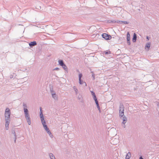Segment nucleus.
I'll use <instances>...</instances> for the list:
<instances>
[{"mask_svg": "<svg viewBox=\"0 0 159 159\" xmlns=\"http://www.w3.org/2000/svg\"><path fill=\"white\" fill-rule=\"evenodd\" d=\"M54 159H55V158Z\"/></svg>", "mask_w": 159, "mask_h": 159, "instance_id": "37", "label": "nucleus"}, {"mask_svg": "<svg viewBox=\"0 0 159 159\" xmlns=\"http://www.w3.org/2000/svg\"><path fill=\"white\" fill-rule=\"evenodd\" d=\"M43 126L44 128L46 131L49 129L48 128L46 124L43 125Z\"/></svg>", "mask_w": 159, "mask_h": 159, "instance_id": "22", "label": "nucleus"}, {"mask_svg": "<svg viewBox=\"0 0 159 159\" xmlns=\"http://www.w3.org/2000/svg\"><path fill=\"white\" fill-rule=\"evenodd\" d=\"M91 73H92V75L93 78V80H94L95 79V75L94 74L93 72L91 71Z\"/></svg>", "mask_w": 159, "mask_h": 159, "instance_id": "26", "label": "nucleus"}, {"mask_svg": "<svg viewBox=\"0 0 159 159\" xmlns=\"http://www.w3.org/2000/svg\"><path fill=\"white\" fill-rule=\"evenodd\" d=\"M11 111L8 108H7L5 109V120H10Z\"/></svg>", "mask_w": 159, "mask_h": 159, "instance_id": "2", "label": "nucleus"}, {"mask_svg": "<svg viewBox=\"0 0 159 159\" xmlns=\"http://www.w3.org/2000/svg\"><path fill=\"white\" fill-rule=\"evenodd\" d=\"M124 107L122 104H120L119 109V116L122 117L124 115Z\"/></svg>", "mask_w": 159, "mask_h": 159, "instance_id": "3", "label": "nucleus"}, {"mask_svg": "<svg viewBox=\"0 0 159 159\" xmlns=\"http://www.w3.org/2000/svg\"><path fill=\"white\" fill-rule=\"evenodd\" d=\"M59 70V68L57 67L53 69V70Z\"/></svg>", "mask_w": 159, "mask_h": 159, "instance_id": "31", "label": "nucleus"}, {"mask_svg": "<svg viewBox=\"0 0 159 159\" xmlns=\"http://www.w3.org/2000/svg\"><path fill=\"white\" fill-rule=\"evenodd\" d=\"M127 43L128 45H130V40H127Z\"/></svg>", "mask_w": 159, "mask_h": 159, "instance_id": "30", "label": "nucleus"}, {"mask_svg": "<svg viewBox=\"0 0 159 159\" xmlns=\"http://www.w3.org/2000/svg\"><path fill=\"white\" fill-rule=\"evenodd\" d=\"M49 156L50 159H54L55 158L54 156L52 153H50L49 154Z\"/></svg>", "mask_w": 159, "mask_h": 159, "instance_id": "16", "label": "nucleus"}, {"mask_svg": "<svg viewBox=\"0 0 159 159\" xmlns=\"http://www.w3.org/2000/svg\"><path fill=\"white\" fill-rule=\"evenodd\" d=\"M150 44L149 43H147L146 45L145 48H147L148 50L150 48Z\"/></svg>", "mask_w": 159, "mask_h": 159, "instance_id": "15", "label": "nucleus"}, {"mask_svg": "<svg viewBox=\"0 0 159 159\" xmlns=\"http://www.w3.org/2000/svg\"><path fill=\"white\" fill-rule=\"evenodd\" d=\"M110 22H111L112 23H115L117 22L118 23H120V22H122L125 24H127L128 23L127 21H120V20L115 21L114 20H111Z\"/></svg>", "mask_w": 159, "mask_h": 159, "instance_id": "6", "label": "nucleus"}, {"mask_svg": "<svg viewBox=\"0 0 159 159\" xmlns=\"http://www.w3.org/2000/svg\"><path fill=\"white\" fill-rule=\"evenodd\" d=\"M82 76V74H79V80H81V78Z\"/></svg>", "mask_w": 159, "mask_h": 159, "instance_id": "27", "label": "nucleus"}, {"mask_svg": "<svg viewBox=\"0 0 159 159\" xmlns=\"http://www.w3.org/2000/svg\"><path fill=\"white\" fill-rule=\"evenodd\" d=\"M48 134L49 135L50 137L51 138H52L53 137V136L52 134L50 131L49 129L48 130H47V131Z\"/></svg>", "mask_w": 159, "mask_h": 159, "instance_id": "14", "label": "nucleus"}, {"mask_svg": "<svg viewBox=\"0 0 159 159\" xmlns=\"http://www.w3.org/2000/svg\"><path fill=\"white\" fill-rule=\"evenodd\" d=\"M52 97L55 100L57 99V96L55 92L52 89H50Z\"/></svg>", "mask_w": 159, "mask_h": 159, "instance_id": "5", "label": "nucleus"}, {"mask_svg": "<svg viewBox=\"0 0 159 159\" xmlns=\"http://www.w3.org/2000/svg\"><path fill=\"white\" fill-rule=\"evenodd\" d=\"M96 105H97V108H98V110L99 111V112H101V110H100V107H99V104H97Z\"/></svg>", "mask_w": 159, "mask_h": 159, "instance_id": "28", "label": "nucleus"}, {"mask_svg": "<svg viewBox=\"0 0 159 159\" xmlns=\"http://www.w3.org/2000/svg\"><path fill=\"white\" fill-rule=\"evenodd\" d=\"M120 118H121L123 120V122H122V124H125L127 120V118L124 115V116H122V117H120Z\"/></svg>", "mask_w": 159, "mask_h": 159, "instance_id": "8", "label": "nucleus"}, {"mask_svg": "<svg viewBox=\"0 0 159 159\" xmlns=\"http://www.w3.org/2000/svg\"><path fill=\"white\" fill-rule=\"evenodd\" d=\"M139 159H143L142 157H140L139 158Z\"/></svg>", "mask_w": 159, "mask_h": 159, "instance_id": "36", "label": "nucleus"}, {"mask_svg": "<svg viewBox=\"0 0 159 159\" xmlns=\"http://www.w3.org/2000/svg\"><path fill=\"white\" fill-rule=\"evenodd\" d=\"M14 135L15 137V142H16V133H15V132H14Z\"/></svg>", "mask_w": 159, "mask_h": 159, "instance_id": "32", "label": "nucleus"}, {"mask_svg": "<svg viewBox=\"0 0 159 159\" xmlns=\"http://www.w3.org/2000/svg\"><path fill=\"white\" fill-rule=\"evenodd\" d=\"M79 83L80 84H84L85 86H86V82H84L83 81L81 80L80 81L79 80Z\"/></svg>", "mask_w": 159, "mask_h": 159, "instance_id": "18", "label": "nucleus"}, {"mask_svg": "<svg viewBox=\"0 0 159 159\" xmlns=\"http://www.w3.org/2000/svg\"><path fill=\"white\" fill-rule=\"evenodd\" d=\"M131 153L130 152H128L126 156L125 159H129L130 157Z\"/></svg>", "mask_w": 159, "mask_h": 159, "instance_id": "13", "label": "nucleus"}, {"mask_svg": "<svg viewBox=\"0 0 159 159\" xmlns=\"http://www.w3.org/2000/svg\"><path fill=\"white\" fill-rule=\"evenodd\" d=\"M137 39V36L135 33L134 34L133 37L132 39V41L133 42H135Z\"/></svg>", "mask_w": 159, "mask_h": 159, "instance_id": "10", "label": "nucleus"}, {"mask_svg": "<svg viewBox=\"0 0 159 159\" xmlns=\"http://www.w3.org/2000/svg\"><path fill=\"white\" fill-rule=\"evenodd\" d=\"M146 38H147V39H148V40H149V37H148L147 36Z\"/></svg>", "mask_w": 159, "mask_h": 159, "instance_id": "34", "label": "nucleus"}, {"mask_svg": "<svg viewBox=\"0 0 159 159\" xmlns=\"http://www.w3.org/2000/svg\"><path fill=\"white\" fill-rule=\"evenodd\" d=\"M41 120L43 126L46 124V123L45 120H44V118H41Z\"/></svg>", "mask_w": 159, "mask_h": 159, "instance_id": "12", "label": "nucleus"}, {"mask_svg": "<svg viewBox=\"0 0 159 159\" xmlns=\"http://www.w3.org/2000/svg\"><path fill=\"white\" fill-rule=\"evenodd\" d=\"M23 110L24 111V109H27V106L26 104L25 103H23Z\"/></svg>", "mask_w": 159, "mask_h": 159, "instance_id": "24", "label": "nucleus"}, {"mask_svg": "<svg viewBox=\"0 0 159 159\" xmlns=\"http://www.w3.org/2000/svg\"><path fill=\"white\" fill-rule=\"evenodd\" d=\"M126 39L127 40H130V35L129 32L127 33Z\"/></svg>", "mask_w": 159, "mask_h": 159, "instance_id": "19", "label": "nucleus"}, {"mask_svg": "<svg viewBox=\"0 0 159 159\" xmlns=\"http://www.w3.org/2000/svg\"><path fill=\"white\" fill-rule=\"evenodd\" d=\"M37 44V43L36 41L31 42L29 43V45L30 47H32L34 46Z\"/></svg>", "mask_w": 159, "mask_h": 159, "instance_id": "9", "label": "nucleus"}, {"mask_svg": "<svg viewBox=\"0 0 159 159\" xmlns=\"http://www.w3.org/2000/svg\"><path fill=\"white\" fill-rule=\"evenodd\" d=\"M24 114L25 119L27 120V122L29 125H30L31 121L30 115L29 113V111L27 109H24Z\"/></svg>", "mask_w": 159, "mask_h": 159, "instance_id": "1", "label": "nucleus"}, {"mask_svg": "<svg viewBox=\"0 0 159 159\" xmlns=\"http://www.w3.org/2000/svg\"><path fill=\"white\" fill-rule=\"evenodd\" d=\"M40 118H44L43 115V114L42 108L41 107L40 108Z\"/></svg>", "mask_w": 159, "mask_h": 159, "instance_id": "11", "label": "nucleus"}, {"mask_svg": "<svg viewBox=\"0 0 159 159\" xmlns=\"http://www.w3.org/2000/svg\"><path fill=\"white\" fill-rule=\"evenodd\" d=\"M10 77L11 78H12L13 77V76L11 75Z\"/></svg>", "mask_w": 159, "mask_h": 159, "instance_id": "35", "label": "nucleus"}, {"mask_svg": "<svg viewBox=\"0 0 159 159\" xmlns=\"http://www.w3.org/2000/svg\"><path fill=\"white\" fill-rule=\"evenodd\" d=\"M91 93V94H92V95L93 96V98H96V96L95 94V93H94V92H93V91H90Z\"/></svg>", "mask_w": 159, "mask_h": 159, "instance_id": "21", "label": "nucleus"}, {"mask_svg": "<svg viewBox=\"0 0 159 159\" xmlns=\"http://www.w3.org/2000/svg\"><path fill=\"white\" fill-rule=\"evenodd\" d=\"M58 62H59V65L61 66H62V65H63L64 64L63 61L62 60H59L58 61Z\"/></svg>", "mask_w": 159, "mask_h": 159, "instance_id": "17", "label": "nucleus"}, {"mask_svg": "<svg viewBox=\"0 0 159 159\" xmlns=\"http://www.w3.org/2000/svg\"><path fill=\"white\" fill-rule=\"evenodd\" d=\"M93 99L95 100L96 104H98V101L97 100V98H94Z\"/></svg>", "mask_w": 159, "mask_h": 159, "instance_id": "29", "label": "nucleus"}, {"mask_svg": "<svg viewBox=\"0 0 159 159\" xmlns=\"http://www.w3.org/2000/svg\"><path fill=\"white\" fill-rule=\"evenodd\" d=\"M73 89L75 92L76 94H77L78 93V90L76 88V86H74L73 87Z\"/></svg>", "mask_w": 159, "mask_h": 159, "instance_id": "20", "label": "nucleus"}, {"mask_svg": "<svg viewBox=\"0 0 159 159\" xmlns=\"http://www.w3.org/2000/svg\"><path fill=\"white\" fill-rule=\"evenodd\" d=\"M102 35V38L105 39L106 40H109L111 38L110 35H108L106 33L103 34Z\"/></svg>", "mask_w": 159, "mask_h": 159, "instance_id": "4", "label": "nucleus"}, {"mask_svg": "<svg viewBox=\"0 0 159 159\" xmlns=\"http://www.w3.org/2000/svg\"><path fill=\"white\" fill-rule=\"evenodd\" d=\"M106 55L109 54L111 53V52L109 51H106L104 52Z\"/></svg>", "mask_w": 159, "mask_h": 159, "instance_id": "25", "label": "nucleus"}, {"mask_svg": "<svg viewBox=\"0 0 159 159\" xmlns=\"http://www.w3.org/2000/svg\"><path fill=\"white\" fill-rule=\"evenodd\" d=\"M62 67L66 71H67V67L65 64L62 66Z\"/></svg>", "mask_w": 159, "mask_h": 159, "instance_id": "23", "label": "nucleus"}, {"mask_svg": "<svg viewBox=\"0 0 159 159\" xmlns=\"http://www.w3.org/2000/svg\"><path fill=\"white\" fill-rule=\"evenodd\" d=\"M5 120V128L7 130L8 129L9 125L10 120Z\"/></svg>", "mask_w": 159, "mask_h": 159, "instance_id": "7", "label": "nucleus"}, {"mask_svg": "<svg viewBox=\"0 0 159 159\" xmlns=\"http://www.w3.org/2000/svg\"><path fill=\"white\" fill-rule=\"evenodd\" d=\"M123 124V125L122 126L124 128H125V124Z\"/></svg>", "mask_w": 159, "mask_h": 159, "instance_id": "33", "label": "nucleus"}]
</instances>
